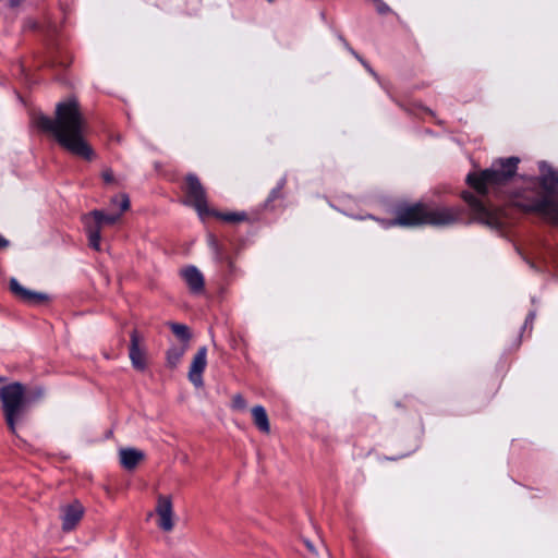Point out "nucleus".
Here are the masks:
<instances>
[{"mask_svg":"<svg viewBox=\"0 0 558 558\" xmlns=\"http://www.w3.org/2000/svg\"><path fill=\"white\" fill-rule=\"evenodd\" d=\"M520 159L518 157L499 158L492 162L490 167L466 175L468 185L477 195L470 191H463L462 199L470 209L469 221H476L490 229L500 230L504 227V215L499 208L487 205L483 198L493 194L501 197L504 189L517 174Z\"/></svg>","mask_w":558,"mask_h":558,"instance_id":"obj_1","label":"nucleus"},{"mask_svg":"<svg viewBox=\"0 0 558 558\" xmlns=\"http://www.w3.org/2000/svg\"><path fill=\"white\" fill-rule=\"evenodd\" d=\"M35 125L52 134L58 144L71 155L87 161L95 157L93 147L85 138L88 124L75 98L58 102L54 119L45 114L37 116Z\"/></svg>","mask_w":558,"mask_h":558,"instance_id":"obj_2","label":"nucleus"},{"mask_svg":"<svg viewBox=\"0 0 558 558\" xmlns=\"http://www.w3.org/2000/svg\"><path fill=\"white\" fill-rule=\"evenodd\" d=\"M469 222L466 211L461 206H432L427 203L399 205L396 216L385 221V227L414 228L421 226L445 227L454 223Z\"/></svg>","mask_w":558,"mask_h":558,"instance_id":"obj_3","label":"nucleus"},{"mask_svg":"<svg viewBox=\"0 0 558 558\" xmlns=\"http://www.w3.org/2000/svg\"><path fill=\"white\" fill-rule=\"evenodd\" d=\"M0 401L8 428L16 435V425L26 418L31 403L25 386L15 381L1 387Z\"/></svg>","mask_w":558,"mask_h":558,"instance_id":"obj_4","label":"nucleus"},{"mask_svg":"<svg viewBox=\"0 0 558 558\" xmlns=\"http://www.w3.org/2000/svg\"><path fill=\"white\" fill-rule=\"evenodd\" d=\"M515 204L522 211L537 214L545 221L558 226V197H532L519 199Z\"/></svg>","mask_w":558,"mask_h":558,"instance_id":"obj_5","label":"nucleus"},{"mask_svg":"<svg viewBox=\"0 0 558 558\" xmlns=\"http://www.w3.org/2000/svg\"><path fill=\"white\" fill-rule=\"evenodd\" d=\"M539 172L541 174L537 178V182L539 186L544 190L545 194H537L534 192H529L523 195H517L513 198H511V203L514 207L521 209L515 202L519 199L527 201L532 197H542V196H549L553 197L551 194L556 191L558 187V170L554 169L550 165H548L545 161L539 162Z\"/></svg>","mask_w":558,"mask_h":558,"instance_id":"obj_6","label":"nucleus"},{"mask_svg":"<svg viewBox=\"0 0 558 558\" xmlns=\"http://www.w3.org/2000/svg\"><path fill=\"white\" fill-rule=\"evenodd\" d=\"M184 193L187 198L186 204L193 206L201 218L209 213L206 191L196 174L190 173L185 177Z\"/></svg>","mask_w":558,"mask_h":558,"instance_id":"obj_7","label":"nucleus"},{"mask_svg":"<svg viewBox=\"0 0 558 558\" xmlns=\"http://www.w3.org/2000/svg\"><path fill=\"white\" fill-rule=\"evenodd\" d=\"M112 205H119L120 213L118 214H106L102 210L95 209L86 215L84 218H88L92 221L94 227H98V229H102L104 226H112L117 223L125 210L130 208V199L125 194H121L120 196H116L111 201Z\"/></svg>","mask_w":558,"mask_h":558,"instance_id":"obj_8","label":"nucleus"},{"mask_svg":"<svg viewBox=\"0 0 558 558\" xmlns=\"http://www.w3.org/2000/svg\"><path fill=\"white\" fill-rule=\"evenodd\" d=\"M85 513L84 506L78 500H73L60 508L61 529L64 533L73 531L81 522Z\"/></svg>","mask_w":558,"mask_h":558,"instance_id":"obj_9","label":"nucleus"},{"mask_svg":"<svg viewBox=\"0 0 558 558\" xmlns=\"http://www.w3.org/2000/svg\"><path fill=\"white\" fill-rule=\"evenodd\" d=\"M208 245L213 251L216 263L221 266L226 276H233L235 272V266L226 245L221 243L214 234L208 235Z\"/></svg>","mask_w":558,"mask_h":558,"instance_id":"obj_10","label":"nucleus"},{"mask_svg":"<svg viewBox=\"0 0 558 558\" xmlns=\"http://www.w3.org/2000/svg\"><path fill=\"white\" fill-rule=\"evenodd\" d=\"M155 511L158 515V527L163 532L172 531L174 527V521L171 497L159 495Z\"/></svg>","mask_w":558,"mask_h":558,"instance_id":"obj_11","label":"nucleus"},{"mask_svg":"<svg viewBox=\"0 0 558 558\" xmlns=\"http://www.w3.org/2000/svg\"><path fill=\"white\" fill-rule=\"evenodd\" d=\"M207 365V348L201 347L198 348L196 354L194 355L190 371H189V379L195 387L203 386V373Z\"/></svg>","mask_w":558,"mask_h":558,"instance_id":"obj_12","label":"nucleus"},{"mask_svg":"<svg viewBox=\"0 0 558 558\" xmlns=\"http://www.w3.org/2000/svg\"><path fill=\"white\" fill-rule=\"evenodd\" d=\"M10 291L23 302L28 304H41L49 300V296L45 293L31 291L24 288L17 279L11 278L9 281Z\"/></svg>","mask_w":558,"mask_h":558,"instance_id":"obj_13","label":"nucleus"},{"mask_svg":"<svg viewBox=\"0 0 558 558\" xmlns=\"http://www.w3.org/2000/svg\"><path fill=\"white\" fill-rule=\"evenodd\" d=\"M143 338L140 336L136 329L130 335V348L129 356L132 365L137 371H144L146 368V356L144 350L141 349V342Z\"/></svg>","mask_w":558,"mask_h":558,"instance_id":"obj_14","label":"nucleus"},{"mask_svg":"<svg viewBox=\"0 0 558 558\" xmlns=\"http://www.w3.org/2000/svg\"><path fill=\"white\" fill-rule=\"evenodd\" d=\"M181 276L192 293L199 294L204 291V276L195 266H187L182 269Z\"/></svg>","mask_w":558,"mask_h":558,"instance_id":"obj_15","label":"nucleus"},{"mask_svg":"<svg viewBox=\"0 0 558 558\" xmlns=\"http://www.w3.org/2000/svg\"><path fill=\"white\" fill-rule=\"evenodd\" d=\"M287 184V178H281L277 185L270 191L269 195L267 196L264 208L267 210H274L276 209L280 203L284 199V186Z\"/></svg>","mask_w":558,"mask_h":558,"instance_id":"obj_16","label":"nucleus"},{"mask_svg":"<svg viewBox=\"0 0 558 558\" xmlns=\"http://www.w3.org/2000/svg\"><path fill=\"white\" fill-rule=\"evenodd\" d=\"M145 454L143 451L134 448H125L120 450V462L126 470H133L136 465L144 460Z\"/></svg>","mask_w":558,"mask_h":558,"instance_id":"obj_17","label":"nucleus"},{"mask_svg":"<svg viewBox=\"0 0 558 558\" xmlns=\"http://www.w3.org/2000/svg\"><path fill=\"white\" fill-rule=\"evenodd\" d=\"M252 416L253 422L255 426L263 433H269L270 430V424L268 420L267 412L264 407L262 405H255L252 409Z\"/></svg>","mask_w":558,"mask_h":558,"instance_id":"obj_18","label":"nucleus"},{"mask_svg":"<svg viewBox=\"0 0 558 558\" xmlns=\"http://www.w3.org/2000/svg\"><path fill=\"white\" fill-rule=\"evenodd\" d=\"M205 216H213L229 223L242 222L248 219L245 211L221 213L218 210L209 209V213Z\"/></svg>","mask_w":558,"mask_h":558,"instance_id":"obj_19","label":"nucleus"},{"mask_svg":"<svg viewBox=\"0 0 558 558\" xmlns=\"http://www.w3.org/2000/svg\"><path fill=\"white\" fill-rule=\"evenodd\" d=\"M187 345H171L166 352L167 366L175 368L184 355Z\"/></svg>","mask_w":558,"mask_h":558,"instance_id":"obj_20","label":"nucleus"},{"mask_svg":"<svg viewBox=\"0 0 558 558\" xmlns=\"http://www.w3.org/2000/svg\"><path fill=\"white\" fill-rule=\"evenodd\" d=\"M84 223L89 246L95 251H100L101 230L98 227H94L88 218H84Z\"/></svg>","mask_w":558,"mask_h":558,"instance_id":"obj_21","label":"nucleus"},{"mask_svg":"<svg viewBox=\"0 0 558 558\" xmlns=\"http://www.w3.org/2000/svg\"><path fill=\"white\" fill-rule=\"evenodd\" d=\"M168 325L175 337L182 342V344L189 345V341L191 340V332L189 327L179 323H169Z\"/></svg>","mask_w":558,"mask_h":558,"instance_id":"obj_22","label":"nucleus"},{"mask_svg":"<svg viewBox=\"0 0 558 558\" xmlns=\"http://www.w3.org/2000/svg\"><path fill=\"white\" fill-rule=\"evenodd\" d=\"M246 401L245 399L243 398L242 395L240 393H236L233 396L232 398V408L235 409V410H244L246 409Z\"/></svg>","mask_w":558,"mask_h":558,"instance_id":"obj_23","label":"nucleus"},{"mask_svg":"<svg viewBox=\"0 0 558 558\" xmlns=\"http://www.w3.org/2000/svg\"><path fill=\"white\" fill-rule=\"evenodd\" d=\"M374 5L376 8V11L380 15H386L391 12V9L388 4H386L383 0H375Z\"/></svg>","mask_w":558,"mask_h":558,"instance_id":"obj_24","label":"nucleus"},{"mask_svg":"<svg viewBox=\"0 0 558 558\" xmlns=\"http://www.w3.org/2000/svg\"><path fill=\"white\" fill-rule=\"evenodd\" d=\"M535 316H536V314H535V312H534V311H531V312L526 315L525 320H524V325H523V329H526L527 327H529L530 329H532L533 323H534V320H535Z\"/></svg>","mask_w":558,"mask_h":558,"instance_id":"obj_25","label":"nucleus"},{"mask_svg":"<svg viewBox=\"0 0 558 558\" xmlns=\"http://www.w3.org/2000/svg\"><path fill=\"white\" fill-rule=\"evenodd\" d=\"M362 64L363 66L376 78V80H379V76L378 74L372 69V66L361 57L359 56V58H356Z\"/></svg>","mask_w":558,"mask_h":558,"instance_id":"obj_26","label":"nucleus"},{"mask_svg":"<svg viewBox=\"0 0 558 558\" xmlns=\"http://www.w3.org/2000/svg\"><path fill=\"white\" fill-rule=\"evenodd\" d=\"M102 179L106 183H112L114 181V177L111 170H106L102 172Z\"/></svg>","mask_w":558,"mask_h":558,"instance_id":"obj_27","label":"nucleus"},{"mask_svg":"<svg viewBox=\"0 0 558 558\" xmlns=\"http://www.w3.org/2000/svg\"><path fill=\"white\" fill-rule=\"evenodd\" d=\"M24 0H8V8L14 10V9H17L22 5Z\"/></svg>","mask_w":558,"mask_h":558,"instance_id":"obj_28","label":"nucleus"},{"mask_svg":"<svg viewBox=\"0 0 558 558\" xmlns=\"http://www.w3.org/2000/svg\"><path fill=\"white\" fill-rule=\"evenodd\" d=\"M343 46L344 48L350 51L355 58H359V53L350 46V44L347 41V39H343Z\"/></svg>","mask_w":558,"mask_h":558,"instance_id":"obj_29","label":"nucleus"},{"mask_svg":"<svg viewBox=\"0 0 558 558\" xmlns=\"http://www.w3.org/2000/svg\"><path fill=\"white\" fill-rule=\"evenodd\" d=\"M9 241L0 235V248H7L9 246Z\"/></svg>","mask_w":558,"mask_h":558,"instance_id":"obj_30","label":"nucleus"},{"mask_svg":"<svg viewBox=\"0 0 558 558\" xmlns=\"http://www.w3.org/2000/svg\"><path fill=\"white\" fill-rule=\"evenodd\" d=\"M304 544H305V546L307 547V549H308L310 551H312V553H314V551H315V548H314L313 544H312L308 539H305V541H304Z\"/></svg>","mask_w":558,"mask_h":558,"instance_id":"obj_31","label":"nucleus"},{"mask_svg":"<svg viewBox=\"0 0 558 558\" xmlns=\"http://www.w3.org/2000/svg\"><path fill=\"white\" fill-rule=\"evenodd\" d=\"M43 395H44V390L43 389H38L37 393H36L37 398L43 397Z\"/></svg>","mask_w":558,"mask_h":558,"instance_id":"obj_32","label":"nucleus"},{"mask_svg":"<svg viewBox=\"0 0 558 558\" xmlns=\"http://www.w3.org/2000/svg\"><path fill=\"white\" fill-rule=\"evenodd\" d=\"M340 41L343 44V39H345L342 35H339Z\"/></svg>","mask_w":558,"mask_h":558,"instance_id":"obj_33","label":"nucleus"},{"mask_svg":"<svg viewBox=\"0 0 558 558\" xmlns=\"http://www.w3.org/2000/svg\"><path fill=\"white\" fill-rule=\"evenodd\" d=\"M426 111L429 113V114H434L432 110L429 109H426Z\"/></svg>","mask_w":558,"mask_h":558,"instance_id":"obj_34","label":"nucleus"},{"mask_svg":"<svg viewBox=\"0 0 558 558\" xmlns=\"http://www.w3.org/2000/svg\"><path fill=\"white\" fill-rule=\"evenodd\" d=\"M2 381V378L0 377V383Z\"/></svg>","mask_w":558,"mask_h":558,"instance_id":"obj_35","label":"nucleus"},{"mask_svg":"<svg viewBox=\"0 0 558 558\" xmlns=\"http://www.w3.org/2000/svg\"><path fill=\"white\" fill-rule=\"evenodd\" d=\"M372 1L374 2L375 0H372Z\"/></svg>","mask_w":558,"mask_h":558,"instance_id":"obj_36","label":"nucleus"}]
</instances>
